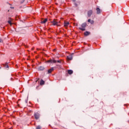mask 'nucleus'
Returning a JSON list of instances; mask_svg holds the SVG:
<instances>
[{
    "label": "nucleus",
    "instance_id": "1",
    "mask_svg": "<svg viewBox=\"0 0 129 129\" xmlns=\"http://www.w3.org/2000/svg\"><path fill=\"white\" fill-rule=\"evenodd\" d=\"M52 26H57V27H59L60 25H59V22L57 21V20L53 19L52 21L51 22Z\"/></svg>",
    "mask_w": 129,
    "mask_h": 129
},
{
    "label": "nucleus",
    "instance_id": "2",
    "mask_svg": "<svg viewBox=\"0 0 129 129\" xmlns=\"http://www.w3.org/2000/svg\"><path fill=\"white\" fill-rule=\"evenodd\" d=\"M87 26V24H86V23H83L81 25V27L79 28V29L81 30V31H85V28H86Z\"/></svg>",
    "mask_w": 129,
    "mask_h": 129
},
{
    "label": "nucleus",
    "instance_id": "3",
    "mask_svg": "<svg viewBox=\"0 0 129 129\" xmlns=\"http://www.w3.org/2000/svg\"><path fill=\"white\" fill-rule=\"evenodd\" d=\"M34 116H35V119H39L40 117V114H39L38 113H35L34 114Z\"/></svg>",
    "mask_w": 129,
    "mask_h": 129
},
{
    "label": "nucleus",
    "instance_id": "4",
    "mask_svg": "<svg viewBox=\"0 0 129 129\" xmlns=\"http://www.w3.org/2000/svg\"><path fill=\"white\" fill-rule=\"evenodd\" d=\"M57 60L55 59H50L47 61V63H56Z\"/></svg>",
    "mask_w": 129,
    "mask_h": 129
},
{
    "label": "nucleus",
    "instance_id": "5",
    "mask_svg": "<svg viewBox=\"0 0 129 129\" xmlns=\"http://www.w3.org/2000/svg\"><path fill=\"white\" fill-rule=\"evenodd\" d=\"M93 11L92 10H90L88 12V17H91V15H92Z\"/></svg>",
    "mask_w": 129,
    "mask_h": 129
},
{
    "label": "nucleus",
    "instance_id": "6",
    "mask_svg": "<svg viewBox=\"0 0 129 129\" xmlns=\"http://www.w3.org/2000/svg\"><path fill=\"white\" fill-rule=\"evenodd\" d=\"M96 11H97V14L98 15H99V14H100V13H101V11L100 10V9H99V8H96Z\"/></svg>",
    "mask_w": 129,
    "mask_h": 129
},
{
    "label": "nucleus",
    "instance_id": "7",
    "mask_svg": "<svg viewBox=\"0 0 129 129\" xmlns=\"http://www.w3.org/2000/svg\"><path fill=\"white\" fill-rule=\"evenodd\" d=\"M52 71H54V68H51V69L48 70V74L52 73Z\"/></svg>",
    "mask_w": 129,
    "mask_h": 129
},
{
    "label": "nucleus",
    "instance_id": "8",
    "mask_svg": "<svg viewBox=\"0 0 129 129\" xmlns=\"http://www.w3.org/2000/svg\"><path fill=\"white\" fill-rule=\"evenodd\" d=\"M88 22L91 23L92 25H93V24H94V21L91 20L90 19L88 20Z\"/></svg>",
    "mask_w": 129,
    "mask_h": 129
},
{
    "label": "nucleus",
    "instance_id": "9",
    "mask_svg": "<svg viewBox=\"0 0 129 129\" xmlns=\"http://www.w3.org/2000/svg\"><path fill=\"white\" fill-rule=\"evenodd\" d=\"M69 25H70V23L68 22H65L64 23V27H68V26H69Z\"/></svg>",
    "mask_w": 129,
    "mask_h": 129
},
{
    "label": "nucleus",
    "instance_id": "10",
    "mask_svg": "<svg viewBox=\"0 0 129 129\" xmlns=\"http://www.w3.org/2000/svg\"><path fill=\"white\" fill-rule=\"evenodd\" d=\"M68 74H69L70 75H71V74H73V71L71 70H69L68 71Z\"/></svg>",
    "mask_w": 129,
    "mask_h": 129
},
{
    "label": "nucleus",
    "instance_id": "11",
    "mask_svg": "<svg viewBox=\"0 0 129 129\" xmlns=\"http://www.w3.org/2000/svg\"><path fill=\"white\" fill-rule=\"evenodd\" d=\"M47 21H48V19L46 18L44 20H42L41 21V24H45L46 23H47Z\"/></svg>",
    "mask_w": 129,
    "mask_h": 129
},
{
    "label": "nucleus",
    "instance_id": "12",
    "mask_svg": "<svg viewBox=\"0 0 129 129\" xmlns=\"http://www.w3.org/2000/svg\"><path fill=\"white\" fill-rule=\"evenodd\" d=\"M45 69V68L43 67H40L39 68H38V70L40 71H43V70H44Z\"/></svg>",
    "mask_w": 129,
    "mask_h": 129
},
{
    "label": "nucleus",
    "instance_id": "13",
    "mask_svg": "<svg viewBox=\"0 0 129 129\" xmlns=\"http://www.w3.org/2000/svg\"><path fill=\"white\" fill-rule=\"evenodd\" d=\"M40 84V85H44L45 84V81H44L43 80H41Z\"/></svg>",
    "mask_w": 129,
    "mask_h": 129
},
{
    "label": "nucleus",
    "instance_id": "14",
    "mask_svg": "<svg viewBox=\"0 0 129 129\" xmlns=\"http://www.w3.org/2000/svg\"><path fill=\"white\" fill-rule=\"evenodd\" d=\"M90 34V32L88 31H86V32L84 33L85 36H88Z\"/></svg>",
    "mask_w": 129,
    "mask_h": 129
},
{
    "label": "nucleus",
    "instance_id": "15",
    "mask_svg": "<svg viewBox=\"0 0 129 129\" xmlns=\"http://www.w3.org/2000/svg\"><path fill=\"white\" fill-rule=\"evenodd\" d=\"M68 60H72L73 59L72 55H69L67 56Z\"/></svg>",
    "mask_w": 129,
    "mask_h": 129
},
{
    "label": "nucleus",
    "instance_id": "16",
    "mask_svg": "<svg viewBox=\"0 0 129 129\" xmlns=\"http://www.w3.org/2000/svg\"><path fill=\"white\" fill-rule=\"evenodd\" d=\"M8 24H10V25L11 26H12L13 25V23H12V19H11V20H9L8 21Z\"/></svg>",
    "mask_w": 129,
    "mask_h": 129
},
{
    "label": "nucleus",
    "instance_id": "17",
    "mask_svg": "<svg viewBox=\"0 0 129 129\" xmlns=\"http://www.w3.org/2000/svg\"><path fill=\"white\" fill-rule=\"evenodd\" d=\"M41 126L40 125H38L36 127V129H41Z\"/></svg>",
    "mask_w": 129,
    "mask_h": 129
},
{
    "label": "nucleus",
    "instance_id": "18",
    "mask_svg": "<svg viewBox=\"0 0 129 129\" xmlns=\"http://www.w3.org/2000/svg\"><path fill=\"white\" fill-rule=\"evenodd\" d=\"M31 112H32V111H29L28 114V115H31V114H29V113H31Z\"/></svg>",
    "mask_w": 129,
    "mask_h": 129
},
{
    "label": "nucleus",
    "instance_id": "19",
    "mask_svg": "<svg viewBox=\"0 0 129 129\" xmlns=\"http://www.w3.org/2000/svg\"><path fill=\"white\" fill-rule=\"evenodd\" d=\"M57 63H61V61L60 60H57Z\"/></svg>",
    "mask_w": 129,
    "mask_h": 129
},
{
    "label": "nucleus",
    "instance_id": "20",
    "mask_svg": "<svg viewBox=\"0 0 129 129\" xmlns=\"http://www.w3.org/2000/svg\"><path fill=\"white\" fill-rule=\"evenodd\" d=\"M7 68H9V66H7Z\"/></svg>",
    "mask_w": 129,
    "mask_h": 129
},
{
    "label": "nucleus",
    "instance_id": "21",
    "mask_svg": "<svg viewBox=\"0 0 129 129\" xmlns=\"http://www.w3.org/2000/svg\"><path fill=\"white\" fill-rule=\"evenodd\" d=\"M73 2H75V0H72Z\"/></svg>",
    "mask_w": 129,
    "mask_h": 129
},
{
    "label": "nucleus",
    "instance_id": "22",
    "mask_svg": "<svg viewBox=\"0 0 129 129\" xmlns=\"http://www.w3.org/2000/svg\"><path fill=\"white\" fill-rule=\"evenodd\" d=\"M11 9H14V7H11Z\"/></svg>",
    "mask_w": 129,
    "mask_h": 129
},
{
    "label": "nucleus",
    "instance_id": "23",
    "mask_svg": "<svg viewBox=\"0 0 129 129\" xmlns=\"http://www.w3.org/2000/svg\"><path fill=\"white\" fill-rule=\"evenodd\" d=\"M0 42H2V41L1 40V39H0Z\"/></svg>",
    "mask_w": 129,
    "mask_h": 129
},
{
    "label": "nucleus",
    "instance_id": "24",
    "mask_svg": "<svg viewBox=\"0 0 129 129\" xmlns=\"http://www.w3.org/2000/svg\"><path fill=\"white\" fill-rule=\"evenodd\" d=\"M1 68H2V67H0V69H1Z\"/></svg>",
    "mask_w": 129,
    "mask_h": 129
}]
</instances>
